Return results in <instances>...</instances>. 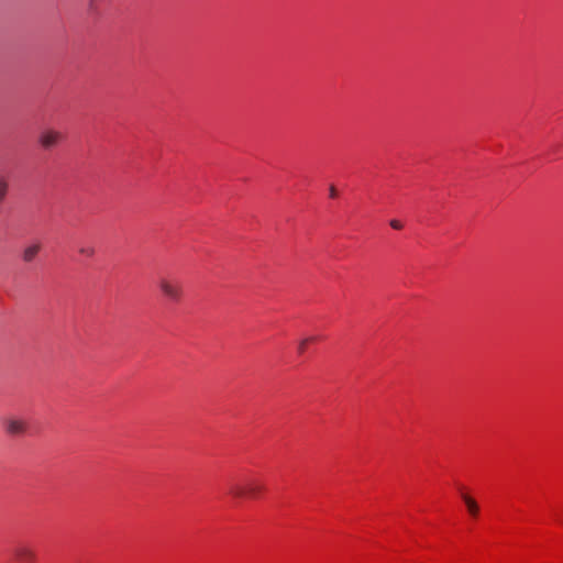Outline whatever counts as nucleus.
Wrapping results in <instances>:
<instances>
[{"label": "nucleus", "mask_w": 563, "mask_h": 563, "mask_svg": "<svg viewBox=\"0 0 563 563\" xmlns=\"http://www.w3.org/2000/svg\"><path fill=\"white\" fill-rule=\"evenodd\" d=\"M308 339H310V343H312V342H314V341H317V340H318V338H317V336H309Z\"/></svg>", "instance_id": "13"}, {"label": "nucleus", "mask_w": 563, "mask_h": 563, "mask_svg": "<svg viewBox=\"0 0 563 563\" xmlns=\"http://www.w3.org/2000/svg\"><path fill=\"white\" fill-rule=\"evenodd\" d=\"M92 3H93V0H90V5H92Z\"/></svg>", "instance_id": "14"}, {"label": "nucleus", "mask_w": 563, "mask_h": 563, "mask_svg": "<svg viewBox=\"0 0 563 563\" xmlns=\"http://www.w3.org/2000/svg\"><path fill=\"white\" fill-rule=\"evenodd\" d=\"M310 343V339H302L299 341L298 343V353L299 354H303L306 349H307V345Z\"/></svg>", "instance_id": "10"}, {"label": "nucleus", "mask_w": 563, "mask_h": 563, "mask_svg": "<svg viewBox=\"0 0 563 563\" xmlns=\"http://www.w3.org/2000/svg\"><path fill=\"white\" fill-rule=\"evenodd\" d=\"M162 295L172 302H179L184 297V288L181 282L173 276H162L157 282Z\"/></svg>", "instance_id": "1"}, {"label": "nucleus", "mask_w": 563, "mask_h": 563, "mask_svg": "<svg viewBox=\"0 0 563 563\" xmlns=\"http://www.w3.org/2000/svg\"><path fill=\"white\" fill-rule=\"evenodd\" d=\"M264 490V486L255 479H245L242 483H232L228 493L234 498H256Z\"/></svg>", "instance_id": "2"}, {"label": "nucleus", "mask_w": 563, "mask_h": 563, "mask_svg": "<svg viewBox=\"0 0 563 563\" xmlns=\"http://www.w3.org/2000/svg\"><path fill=\"white\" fill-rule=\"evenodd\" d=\"M461 497L463 501L465 503V506L472 517H477L479 512L478 504L474 498H472L470 495L465 493H461Z\"/></svg>", "instance_id": "7"}, {"label": "nucleus", "mask_w": 563, "mask_h": 563, "mask_svg": "<svg viewBox=\"0 0 563 563\" xmlns=\"http://www.w3.org/2000/svg\"><path fill=\"white\" fill-rule=\"evenodd\" d=\"M9 191V181L7 177L0 176V205L4 201Z\"/></svg>", "instance_id": "9"}, {"label": "nucleus", "mask_w": 563, "mask_h": 563, "mask_svg": "<svg viewBox=\"0 0 563 563\" xmlns=\"http://www.w3.org/2000/svg\"><path fill=\"white\" fill-rule=\"evenodd\" d=\"M79 254L86 257H92L96 253L95 246L89 243H84L78 247Z\"/></svg>", "instance_id": "8"}, {"label": "nucleus", "mask_w": 563, "mask_h": 563, "mask_svg": "<svg viewBox=\"0 0 563 563\" xmlns=\"http://www.w3.org/2000/svg\"><path fill=\"white\" fill-rule=\"evenodd\" d=\"M64 139L62 132L54 129H45L40 133L38 143L44 150L57 146Z\"/></svg>", "instance_id": "4"}, {"label": "nucleus", "mask_w": 563, "mask_h": 563, "mask_svg": "<svg viewBox=\"0 0 563 563\" xmlns=\"http://www.w3.org/2000/svg\"><path fill=\"white\" fill-rule=\"evenodd\" d=\"M389 224L395 230H400L402 228L401 222L398 220H391Z\"/></svg>", "instance_id": "11"}, {"label": "nucleus", "mask_w": 563, "mask_h": 563, "mask_svg": "<svg viewBox=\"0 0 563 563\" xmlns=\"http://www.w3.org/2000/svg\"><path fill=\"white\" fill-rule=\"evenodd\" d=\"M13 555L21 563H32L36 560L35 551L24 543H20L14 548Z\"/></svg>", "instance_id": "5"}, {"label": "nucleus", "mask_w": 563, "mask_h": 563, "mask_svg": "<svg viewBox=\"0 0 563 563\" xmlns=\"http://www.w3.org/2000/svg\"><path fill=\"white\" fill-rule=\"evenodd\" d=\"M329 194H330L331 198H335L336 197L338 194H336V189H335L334 186L330 187Z\"/></svg>", "instance_id": "12"}, {"label": "nucleus", "mask_w": 563, "mask_h": 563, "mask_svg": "<svg viewBox=\"0 0 563 563\" xmlns=\"http://www.w3.org/2000/svg\"><path fill=\"white\" fill-rule=\"evenodd\" d=\"M41 244L40 243H33L27 245L23 252H22V260L24 263H31L34 261V258L37 256V254L41 251Z\"/></svg>", "instance_id": "6"}, {"label": "nucleus", "mask_w": 563, "mask_h": 563, "mask_svg": "<svg viewBox=\"0 0 563 563\" xmlns=\"http://www.w3.org/2000/svg\"><path fill=\"white\" fill-rule=\"evenodd\" d=\"M3 428L10 437H22L29 431V423L25 419L10 416L3 420Z\"/></svg>", "instance_id": "3"}]
</instances>
